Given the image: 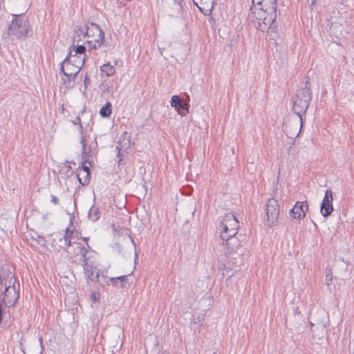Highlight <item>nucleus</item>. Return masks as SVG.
Returning a JSON list of instances; mask_svg holds the SVG:
<instances>
[{
    "instance_id": "obj_7",
    "label": "nucleus",
    "mask_w": 354,
    "mask_h": 354,
    "mask_svg": "<svg viewBox=\"0 0 354 354\" xmlns=\"http://www.w3.org/2000/svg\"><path fill=\"white\" fill-rule=\"evenodd\" d=\"M80 68L75 65L68 62V60H64L60 66V73H63L66 78H63V84L66 87H73L75 84V80L77 75L80 73Z\"/></svg>"
},
{
    "instance_id": "obj_3",
    "label": "nucleus",
    "mask_w": 354,
    "mask_h": 354,
    "mask_svg": "<svg viewBox=\"0 0 354 354\" xmlns=\"http://www.w3.org/2000/svg\"><path fill=\"white\" fill-rule=\"evenodd\" d=\"M311 100L310 83L308 77L305 82L304 86L297 90L292 103V110L300 119V129H301L304 124L303 115L306 113ZM300 131L301 130L297 133L296 137L299 136Z\"/></svg>"
},
{
    "instance_id": "obj_15",
    "label": "nucleus",
    "mask_w": 354,
    "mask_h": 354,
    "mask_svg": "<svg viewBox=\"0 0 354 354\" xmlns=\"http://www.w3.org/2000/svg\"><path fill=\"white\" fill-rule=\"evenodd\" d=\"M85 59L84 56L74 55L73 51L70 50L64 60H68V62L81 69L84 66Z\"/></svg>"
},
{
    "instance_id": "obj_22",
    "label": "nucleus",
    "mask_w": 354,
    "mask_h": 354,
    "mask_svg": "<svg viewBox=\"0 0 354 354\" xmlns=\"http://www.w3.org/2000/svg\"><path fill=\"white\" fill-rule=\"evenodd\" d=\"M100 114L102 118H108L111 114V104L107 102L100 110Z\"/></svg>"
},
{
    "instance_id": "obj_5",
    "label": "nucleus",
    "mask_w": 354,
    "mask_h": 354,
    "mask_svg": "<svg viewBox=\"0 0 354 354\" xmlns=\"http://www.w3.org/2000/svg\"><path fill=\"white\" fill-rule=\"evenodd\" d=\"M15 277L12 275L9 280H6L4 283L1 281L0 283V289L4 288L1 300L7 307L13 306L19 297V293L17 291L15 285Z\"/></svg>"
},
{
    "instance_id": "obj_32",
    "label": "nucleus",
    "mask_w": 354,
    "mask_h": 354,
    "mask_svg": "<svg viewBox=\"0 0 354 354\" xmlns=\"http://www.w3.org/2000/svg\"><path fill=\"white\" fill-rule=\"evenodd\" d=\"M332 281H333V273H332V271L330 269L326 275V285L328 286H329L331 283H332Z\"/></svg>"
},
{
    "instance_id": "obj_33",
    "label": "nucleus",
    "mask_w": 354,
    "mask_h": 354,
    "mask_svg": "<svg viewBox=\"0 0 354 354\" xmlns=\"http://www.w3.org/2000/svg\"><path fill=\"white\" fill-rule=\"evenodd\" d=\"M37 241L41 245H44L46 244V241L45 240L44 237L41 236H37Z\"/></svg>"
},
{
    "instance_id": "obj_24",
    "label": "nucleus",
    "mask_w": 354,
    "mask_h": 354,
    "mask_svg": "<svg viewBox=\"0 0 354 354\" xmlns=\"http://www.w3.org/2000/svg\"><path fill=\"white\" fill-rule=\"evenodd\" d=\"M79 250L82 251V252L80 253L79 256H80V261L82 263L83 267L86 264H90L88 263V259L86 257V254L88 252V248H80V249Z\"/></svg>"
},
{
    "instance_id": "obj_43",
    "label": "nucleus",
    "mask_w": 354,
    "mask_h": 354,
    "mask_svg": "<svg viewBox=\"0 0 354 354\" xmlns=\"http://www.w3.org/2000/svg\"><path fill=\"white\" fill-rule=\"evenodd\" d=\"M213 354H216V353H214Z\"/></svg>"
},
{
    "instance_id": "obj_40",
    "label": "nucleus",
    "mask_w": 354,
    "mask_h": 354,
    "mask_svg": "<svg viewBox=\"0 0 354 354\" xmlns=\"http://www.w3.org/2000/svg\"><path fill=\"white\" fill-rule=\"evenodd\" d=\"M316 0H310L309 4L310 6H313L315 5Z\"/></svg>"
},
{
    "instance_id": "obj_34",
    "label": "nucleus",
    "mask_w": 354,
    "mask_h": 354,
    "mask_svg": "<svg viewBox=\"0 0 354 354\" xmlns=\"http://www.w3.org/2000/svg\"><path fill=\"white\" fill-rule=\"evenodd\" d=\"M288 153L289 156H295L296 154L295 148L290 146L288 150Z\"/></svg>"
},
{
    "instance_id": "obj_39",
    "label": "nucleus",
    "mask_w": 354,
    "mask_h": 354,
    "mask_svg": "<svg viewBox=\"0 0 354 354\" xmlns=\"http://www.w3.org/2000/svg\"><path fill=\"white\" fill-rule=\"evenodd\" d=\"M82 239L86 243V245H87V248H86L90 249V246H89V245L87 243L88 239H89V237H82Z\"/></svg>"
},
{
    "instance_id": "obj_27",
    "label": "nucleus",
    "mask_w": 354,
    "mask_h": 354,
    "mask_svg": "<svg viewBox=\"0 0 354 354\" xmlns=\"http://www.w3.org/2000/svg\"><path fill=\"white\" fill-rule=\"evenodd\" d=\"M73 216L71 218V219H70V225L65 230V233H64V234L67 235L71 240H72V239L73 237V235H74V233H75L74 230L71 229V226L73 225Z\"/></svg>"
},
{
    "instance_id": "obj_23",
    "label": "nucleus",
    "mask_w": 354,
    "mask_h": 354,
    "mask_svg": "<svg viewBox=\"0 0 354 354\" xmlns=\"http://www.w3.org/2000/svg\"><path fill=\"white\" fill-rule=\"evenodd\" d=\"M77 177L80 183L82 185H86L90 182L91 174L90 172H86V174L83 173V176H80V173L77 174Z\"/></svg>"
},
{
    "instance_id": "obj_18",
    "label": "nucleus",
    "mask_w": 354,
    "mask_h": 354,
    "mask_svg": "<svg viewBox=\"0 0 354 354\" xmlns=\"http://www.w3.org/2000/svg\"><path fill=\"white\" fill-rule=\"evenodd\" d=\"M129 275H123L118 277H113L111 278L110 280L112 282L113 285L120 287V288H124L126 287V284L127 283V277Z\"/></svg>"
},
{
    "instance_id": "obj_42",
    "label": "nucleus",
    "mask_w": 354,
    "mask_h": 354,
    "mask_svg": "<svg viewBox=\"0 0 354 354\" xmlns=\"http://www.w3.org/2000/svg\"><path fill=\"white\" fill-rule=\"evenodd\" d=\"M22 351H23V353H24L26 354V353H25V351H24V350H22Z\"/></svg>"
},
{
    "instance_id": "obj_17",
    "label": "nucleus",
    "mask_w": 354,
    "mask_h": 354,
    "mask_svg": "<svg viewBox=\"0 0 354 354\" xmlns=\"http://www.w3.org/2000/svg\"><path fill=\"white\" fill-rule=\"evenodd\" d=\"M80 131L82 133L80 142L82 145V158L83 159H88L90 157L93 156V151L91 147H87L86 143V138L84 135L83 134L82 131V126L80 124Z\"/></svg>"
},
{
    "instance_id": "obj_36",
    "label": "nucleus",
    "mask_w": 354,
    "mask_h": 354,
    "mask_svg": "<svg viewBox=\"0 0 354 354\" xmlns=\"http://www.w3.org/2000/svg\"><path fill=\"white\" fill-rule=\"evenodd\" d=\"M61 239L64 241H66L67 244H68L70 246L72 245V241L67 235L64 234L62 237H61Z\"/></svg>"
},
{
    "instance_id": "obj_21",
    "label": "nucleus",
    "mask_w": 354,
    "mask_h": 354,
    "mask_svg": "<svg viewBox=\"0 0 354 354\" xmlns=\"http://www.w3.org/2000/svg\"><path fill=\"white\" fill-rule=\"evenodd\" d=\"M100 70L103 74H104L106 76H112L115 73V68L113 66L111 65L110 64H103Z\"/></svg>"
},
{
    "instance_id": "obj_20",
    "label": "nucleus",
    "mask_w": 354,
    "mask_h": 354,
    "mask_svg": "<svg viewBox=\"0 0 354 354\" xmlns=\"http://www.w3.org/2000/svg\"><path fill=\"white\" fill-rule=\"evenodd\" d=\"M101 213L97 206L93 205L88 211V218L92 221H96L100 219Z\"/></svg>"
},
{
    "instance_id": "obj_41",
    "label": "nucleus",
    "mask_w": 354,
    "mask_h": 354,
    "mask_svg": "<svg viewBox=\"0 0 354 354\" xmlns=\"http://www.w3.org/2000/svg\"><path fill=\"white\" fill-rule=\"evenodd\" d=\"M91 298H92V299H93V300H94V301H95V300H96V297H95V295H94V294H93V295H91Z\"/></svg>"
},
{
    "instance_id": "obj_38",
    "label": "nucleus",
    "mask_w": 354,
    "mask_h": 354,
    "mask_svg": "<svg viewBox=\"0 0 354 354\" xmlns=\"http://www.w3.org/2000/svg\"><path fill=\"white\" fill-rule=\"evenodd\" d=\"M39 341V344H40V351H39V353L42 354L43 351L44 349V346H43V342H42V338L40 337Z\"/></svg>"
},
{
    "instance_id": "obj_1",
    "label": "nucleus",
    "mask_w": 354,
    "mask_h": 354,
    "mask_svg": "<svg viewBox=\"0 0 354 354\" xmlns=\"http://www.w3.org/2000/svg\"><path fill=\"white\" fill-rule=\"evenodd\" d=\"M248 19L254 26L262 31L274 29L277 18V0H252Z\"/></svg>"
},
{
    "instance_id": "obj_8",
    "label": "nucleus",
    "mask_w": 354,
    "mask_h": 354,
    "mask_svg": "<svg viewBox=\"0 0 354 354\" xmlns=\"http://www.w3.org/2000/svg\"><path fill=\"white\" fill-rule=\"evenodd\" d=\"M266 214L268 217V225L272 227L278 223L279 215V205L277 200L272 198L266 203Z\"/></svg>"
},
{
    "instance_id": "obj_10",
    "label": "nucleus",
    "mask_w": 354,
    "mask_h": 354,
    "mask_svg": "<svg viewBox=\"0 0 354 354\" xmlns=\"http://www.w3.org/2000/svg\"><path fill=\"white\" fill-rule=\"evenodd\" d=\"M333 192L331 189H327L325 192V196L321 203V213L324 217H327L331 214L333 211Z\"/></svg>"
},
{
    "instance_id": "obj_28",
    "label": "nucleus",
    "mask_w": 354,
    "mask_h": 354,
    "mask_svg": "<svg viewBox=\"0 0 354 354\" xmlns=\"http://www.w3.org/2000/svg\"><path fill=\"white\" fill-rule=\"evenodd\" d=\"M86 164H88L89 166H91V162L89 161L88 159H84V162L82 167H79V169L83 171L84 174H86V172H90L89 167L88 165H86Z\"/></svg>"
},
{
    "instance_id": "obj_26",
    "label": "nucleus",
    "mask_w": 354,
    "mask_h": 354,
    "mask_svg": "<svg viewBox=\"0 0 354 354\" xmlns=\"http://www.w3.org/2000/svg\"><path fill=\"white\" fill-rule=\"evenodd\" d=\"M182 101L183 100L178 95H173L170 102L171 106L176 109V108L179 107V106H180Z\"/></svg>"
},
{
    "instance_id": "obj_2",
    "label": "nucleus",
    "mask_w": 354,
    "mask_h": 354,
    "mask_svg": "<svg viewBox=\"0 0 354 354\" xmlns=\"http://www.w3.org/2000/svg\"><path fill=\"white\" fill-rule=\"evenodd\" d=\"M82 38L86 39L88 50L100 48L104 42V33L102 29L93 22H88L83 26L75 27L74 41L80 42Z\"/></svg>"
},
{
    "instance_id": "obj_29",
    "label": "nucleus",
    "mask_w": 354,
    "mask_h": 354,
    "mask_svg": "<svg viewBox=\"0 0 354 354\" xmlns=\"http://www.w3.org/2000/svg\"><path fill=\"white\" fill-rule=\"evenodd\" d=\"M59 246L61 249H63L66 250L68 253L71 254V252L70 251V245L67 244L66 241H64L61 238L59 239Z\"/></svg>"
},
{
    "instance_id": "obj_4",
    "label": "nucleus",
    "mask_w": 354,
    "mask_h": 354,
    "mask_svg": "<svg viewBox=\"0 0 354 354\" xmlns=\"http://www.w3.org/2000/svg\"><path fill=\"white\" fill-rule=\"evenodd\" d=\"M30 26L22 15H12V19L8 26L6 35L16 39H25L28 37Z\"/></svg>"
},
{
    "instance_id": "obj_14",
    "label": "nucleus",
    "mask_w": 354,
    "mask_h": 354,
    "mask_svg": "<svg viewBox=\"0 0 354 354\" xmlns=\"http://www.w3.org/2000/svg\"><path fill=\"white\" fill-rule=\"evenodd\" d=\"M84 274L87 280V283L95 282L98 280L99 273L92 264H86L84 266Z\"/></svg>"
},
{
    "instance_id": "obj_12",
    "label": "nucleus",
    "mask_w": 354,
    "mask_h": 354,
    "mask_svg": "<svg viewBox=\"0 0 354 354\" xmlns=\"http://www.w3.org/2000/svg\"><path fill=\"white\" fill-rule=\"evenodd\" d=\"M324 315L325 313L323 310L317 311L316 313H310L308 317L310 324L312 326H317L324 330L326 327L323 319Z\"/></svg>"
},
{
    "instance_id": "obj_9",
    "label": "nucleus",
    "mask_w": 354,
    "mask_h": 354,
    "mask_svg": "<svg viewBox=\"0 0 354 354\" xmlns=\"http://www.w3.org/2000/svg\"><path fill=\"white\" fill-rule=\"evenodd\" d=\"M227 236H228V235H227ZM221 239L223 241L222 244L225 246L227 255H232L234 253H241L242 251L239 252V250H241V243L236 235Z\"/></svg>"
},
{
    "instance_id": "obj_35",
    "label": "nucleus",
    "mask_w": 354,
    "mask_h": 354,
    "mask_svg": "<svg viewBox=\"0 0 354 354\" xmlns=\"http://www.w3.org/2000/svg\"><path fill=\"white\" fill-rule=\"evenodd\" d=\"M51 199H50V202L52 203H53L54 205H58L59 204V198L54 196V195H51L50 196Z\"/></svg>"
},
{
    "instance_id": "obj_6",
    "label": "nucleus",
    "mask_w": 354,
    "mask_h": 354,
    "mask_svg": "<svg viewBox=\"0 0 354 354\" xmlns=\"http://www.w3.org/2000/svg\"><path fill=\"white\" fill-rule=\"evenodd\" d=\"M239 223L233 214H226L220 225V237L234 236L238 233Z\"/></svg>"
},
{
    "instance_id": "obj_19",
    "label": "nucleus",
    "mask_w": 354,
    "mask_h": 354,
    "mask_svg": "<svg viewBox=\"0 0 354 354\" xmlns=\"http://www.w3.org/2000/svg\"><path fill=\"white\" fill-rule=\"evenodd\" d=\"M189 95L187 96L188 101H184L183 100L180 106L179 107L176 108V110L177 111L178 113L182 116L186 115L189 113Z\"/></svg>"
},
{
    "instance_id": "obj_11",
    "label": "nucleus",
    "mask_w": 354,
    "mask_h": 354,
    "mask_svg": "<svg viewBox=\"0 0 354 354\" xmlns=\"http://www.w3.org/2000/svg\"><path fill=\"white\" fill-rule=\"evenodd\" d=\"M308 210L307 201H297L290 211V215L295 219H302L306 216Z\"/></svg>"
},
{
    "instance_id": "obj_13",
    "label": "nucleus",
    "mask_w": 354,
    "mask_h": 354,
    "mask_svg": "<svg viewBox=\"0 0 354 354\" xmlns=\"http://www.w3.org/2000/svg\"><path fill=\"white\" fill-rule=\"evenodd\" d=\"M205 15H209L214 8V0H192Z\"/></svg>"
},
{
    "instance_id": "obj_31",
    "label": "nucleus",
    "mask_w": 354,
    "mask_h": 354,
    "mask_svg": "<svg viewBox=\"0 0 354 354\" xmlns=\"http://www.w3.org/2000/svg\"><path fill=\"white\" fill-rule=\"evenodd\" d=\"M75 243V247L74 248V251L73 252V254L74 256H79L80 255V253L82 252L81 250H79L80 249V248H85L84 246H83L81 243Z\"/></svg>"
},
{
    "instance_id": "obj_16",
    "label": "nucleus",
    "mask_w": 354,
    "mask_h": 354,
    "mask_svg": "<svg viewBox=\"0 0 354 354\" xmlns=\"http://www.w3.org/2000/svg\"><path fill=\"white\" fill-rule=\"evenodd\" d=\"M130 136L129 134L124 131L120 137L119 140L118 142V146L116 147L117 149L118 150V152L121 150L126 151L127 149H129L131 146V140H130Z\"/></svg>"
},
{
    "instance_id": "obj_30",
    "label": "nucleus",
    "mask_w": 354,
    "mask_h": 354,
    "mask_svg": "<svg viewBox=\"0 0 354 354\" xmlns=\"http://www.w3.org/2000/svg\"><path fill=\"white\" fill-rule=\"evenodd\" d=\"M204 319V315H199L197 316L193 315V323L196 324H198L199 326H201L203 324V322Z\"/></svg>"
},
{
    "instance_id": "obj_37",
    "label": "nucleus",
    "mask_w": 354,
    "mask_h": 354,
    "mask_svg": "<svg viewBox=\"0 0 354 354\" xmlns=\"http://www.w3.org/2000/svg\"><path fill=\"white\" fill-rule=\"evenodd\" d=\"M84 84L86 87L90 84V79H89V77H88L87 74L84 77Z\"/></svg>"
},
{
    "instance_id": "obj_25",
    "label": "nucleus",
    "mask_w": 354,
    "mask_h": 354,
    "mask_svg": "<svg viewBox=\"0 0 354 354\" xmlns=\"http://www.w3.org/2000/svg\"><path fill=\"white\" fill-rule=\"evenodd\" d=\"M73 54L80 56H84L85 55V51H86V47L83 45H79L77 46H73Z\"/></svg>"
}]
</instances>
